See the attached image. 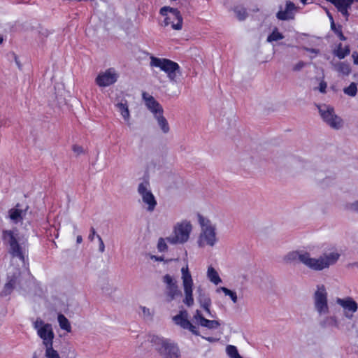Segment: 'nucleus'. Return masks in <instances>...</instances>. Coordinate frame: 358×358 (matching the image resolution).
I'll return each mask as SVG.
<instances>
[{
  "label": "nucleus",
  "instance_id": "obj_31",
  "mask_svg": "<svg viewBox=\"0 0 358 358\" xmlns=\"http://www.w3.org/2000/svg\"><path fill=\"white\" fill-rule=\"evenodd\" d=\"M350 54V49L348 47H343L342 44L340 43L336 50L334 51V55L339 59H343Z\"/></svg>",
  "mask_w": 358,
  "mask_h": 358
},
{
  "label": "nucleus",
  "instance_id": "obj_22",
  "mask_svg": "<svg viewBox=\"0 0 358 358\" xmlns=\"http://www.w3.org/2000/svg\"><path fill=\"white\" fill-rule=\"evenodd\" d=\"M20 273L17 270L16 272L13 273V275H8V282L5 284L4 287L1 292L2 296H7L10 294L13 289L15 287L16 285L19 283V278Z\"/></svg>",
  "mask_w": 358,
  "mask_h": 358
},
{
  "label": "nucleus",
  "instance_id": "obj_44",
  "mask_svg": "<svg viewBox=\"0 0 358 358\" xmlns=\"http://www.w3.org/2000/svg\"><path fill=\"white\" fill-rule=\"evenodd\" d=\"M328 15H329V19H330V20H331V29H332L333 30H334V31H335V32L336 33V31H338L339 29H336V27H335V24H334V20H333L332 16H331L329 13H328Z\"/></svg>",
  "mask_w": 358,
  "mask_h": 358
},
{
  "label": "nucleus",
  "instance_id": "obj_21",
  "mask_svg": "<svg viewBox=\"0 0 358 358\" xmlns=\"http://www.w3.org/2000/svg\"><path fill=\"white\" fill-rule=\"evenodd\" d=\"M197 300L200 306L204 309L209 317H213L212 315L210 307L211 306V300L210 297L206 294L202 288L199 286L196 288Z\"/></svg>",
  "mask_w": 358,
  "mask_h": 358
},
{
  "label": "nucleus",
  "instance_id": "obj_55",
  "mask_svg": "<svg viewBox=\"0 0 358 358\" xmlns=\"http://www.w3.org/2000/svg\"><path fill=\"white\" fill-rule=\"evenodd\" d=\"M357 266H358V264H357Z\"/></svg>",
  "mask_w": 358,
  "mask_h": 358
},
{
  "label": "nucleus",
  "instance_id": "obj_37",
  "mask_svg": "<svg viewBox=\"0 0 358 358\" xmlns=\"http://www.w3.org/2000/svg\"><path fill=\"white\" fill-rule=\"evenodd\" d=\"M327 87V84L326 82L324 81H321L320 83V85H319V87H318V90L320 92L322 93H325L326 92V89Z\"/></svg>",
  "mask_w": 358,
  "mask_h": 358
},
{
  "label": "nucleus",
  "instance_id": "obj_40",
  "mask_svg": "<svg viewBox=\"0 0 358 358\" xmlns=\"http://www.w3.org/2000/svg\"><path fill=\"white\" fill-rule=\"evenodd\" d=\"M96 231L94 227H91L88 238L90 241H93L95 236H96Z\"/></svg>",
  "mask_w": 358,
  "mask_h": 358
},
{
  "label": "nucleus",
  "instance_id": "obj_18",
  "mask_svg": "<svg viewBox=\"0 0 358 358\" xmlns=\"http://www.w3.org/2000/svg\"><path fill=\"white\" fill-rule=\"evenodd\" d=\"M142 96L146 107L153 114L154 117L161 113H164L162 106L152 95L143 92Z\"/></svg>",
  "mask_w": 358,
  "mask_h": 358
},
{
  "label": "nucleus",
  "instance_id": "obj_6",
  "mask_svg": "<svg viewBox=\"0 0 358 358\" xmlns=\"http://www.w3.org/2000/svg\"><path fill=\"white\" fill-rule=\"evenodd\" d=\"M151 343L164 358H180V350L174 343L158 336H153Z\"/></svg>",
  "mask_w": 358,
  "mask_h": 358
},
{
  "label": "nucleus",
  "instance_id": "obj_14",
  "mask_svg": "<svg viewBox=\"0 0 358 358\" xmlns=\"http://www.w3.org/2000/svg\"><path fill=\"white\" fill-rule=\"evenodd\" d=\"M162 282L165 285V294L168 301L174 300L181 294L177 280L173 276L166 274L162 278Z\"/></svg>",
  "mask_w": 358,
  "mask_h": 358
},
{
  "label": "nucleus",
  "instance_id": "obj_39",
  "mask_svg": "<svg viewBox=\"0 0 358 358\" xmlns=\"http://www.w3.org/2000/svg\"><path fill=\"white\" fill-rule=\"evenodd\" d=\"M349 208L351 210L358 213V201H355L349 204Z\"/></svg>",
  "mask_w": 358,
  "mask_h": 358
},
{
  "label": "nucleus",
  "instance_id": "obj_11",
  "mask_svg": "<svg viewBox=\"0 0 358 358\" xmlns=\"http://www.w3.org/2000/svg\"><path fill=\"white\" fill-rule=\"evenodd\" d=\"M317 107L321 117L329 127L335 129L343 127V120L335 114L333 107L326 104L317 105Z\"/></svg>",
  "mask_w": 358,
  "mask_h": 358
},
{
  "label": "nucleus",
  "instance_id": "obj_32",
  "mask_svg": "<svg viewBox=\"0 0 358 358\" xmlns=\"http://www.w3.org/2000/svg\"><path fill=\"white\" fill-rule=\"evenodd\" d=\"M226 352L230 358H243L239 355L237 348L234 345H227L226 348Z\"/></svg>",
  "mask_w": 358,
  "mask_h": 358
},
{
  "label": "nucleus",
  "instance_id": "obj_4",
  "mask_svg": "<svg viewBox=\"0 0 358 358\" xmlns=\"http://www.w3.org/2000/svg\"><path fill=\"white\" fill-rule=\"evenodd\" d=\"M312 299L314 310L318 316L322 317L329 314L330 306L328 292L324 285L318 284L316 285Z\"/></svg>",
  "mask_w": 358,
  "mask_h": 358
},
{
  "label": "nucleus",
  "instance_id": "obj_23",
  "mask_svg": "<svg viewBox=\"0 0 358 358\" xmlns=\"http://www.w3.org/2000/svg\"><path fill=\"white\" fill-rule=\"evenodd\" d=\"M325 317L320 321V324L323 328H336L341 329V325L337 316L334 315H324Z\"/></svg>",
  "mask_w": 358,
  "mask_h": 358
},
{
  "label": "nucleus",
  "instance_id": "obj_38",
  "mask_svg": "<svg viewBox=\"0 0 358 358\" xmlns=\"http://www.w3.org/2000/svg\"><path fill=\"white\" fill-rule=\"evenodd\" d=\"M96 238H98L99 242V250L101 252H103L105 250V245H104L103 241L99 235H96Z\"/></svg>",
  "mask_w": 358,
  "mask_h": 358
},
{
  "label": "nucleus",
  "instance_id": "obj_52",
  "mask_svg": "<svg viewBox=\"0 0 358 358\" xmlns=\"http://www.w3.org/2000/svg\"><path fill=\"white\" fill-rule=\"evenodd\" d=\"M73 229H74V232H76L77 231V229H78L77 225L76 224H73Z\"/></svg>",
  "mask_w": 358,
  "mask_h": 358
},
{
  "label": "nucleus",
  "instance_id": "obj_34",
  "mask_svg": "<svg viewBox=\"0 0 358 358\" xmlns=\"http://www.w3.org/2000/svg\"><path fill=\"white\" fill-rule=\"evenodd\" d=\"M167 239L159 238L157 242V250L160 252H164L168 250V245L166 244Z\"/></svg>",
  "mask_w": 358,
  "mask_h": 358
},
{
  "label": "nucleus",
  "instance_id": "obj_15",
  "mask_svg": "<svg viewBox=\"0 0 358 358\" xmlns=\"http://www.w3.org/2000/svg\"><path fill=\"white\" fill-rule=\"evenodd\" d=\"M174 323L184 329H188L193 334L199 336L198 328L188 320V313L186 310H180L173 317Z\"/></svg>",
  "mask_w": 358,
  "mask_h": 358
},
{
  "label": "nucleus",
  "instance_id": "obj_53",
  "mask_svg": "<svg viewBox=\"0 0 358 358\" xmlns=\"http://www.w3.org/2000/svg\"><path fill=\"white\" fill-rule=\"evenodd\" d=\"M301 1L303 4H306V3H307V0H301Z\"/></svg>",
  "mask_w": 358,
  "mask_h": 358
},
{
  "label": "nucleus",
  "instance_id": "obj_33",
  "mask_svg": "<svg viewBox=\"0 0 358 358\" xmlns=\"http://www.w3.org/2000/svg\"><path fill=\"white\" fill-rule=\"evenodd\" d=\"M343 92L350 96H355L357 92V85L352 83L348 87L343 89Z\"/></svg>",
  "mask_w": 358,
  "mask_h": 358
},
{
  "label": "nucleus",
  "instance_id": "obj_20",
  "mask_svg": "<svg viewBox=\"0 0 358 358\" xmlns=\"http://www.w3.org/2000/svg\"><path fill=\"white\" fill-rule=\"evenodd\" d=\"M26 214L27 209H22L20 204H17L8 210V218L13 224L22 223Z\"/></svg>",
  "mask_w": 358,
  "mask_h": 358
},
{
  "label": "nucleus",
  "instance_id": "obj_30",
  "mask_svg": "<svg viewBox=\"0 0 358 358\" xmlns=\"http://www.w3.org/2000/svg\"><path fill=\"white\" fill-rule=\"evenodd\" d=\"M217 292H222L225 296H229L234 303H236L238 301V296L236 292L232 291L227 287H220L217 289Z\"/></svg>",
  "mask_w": 358,
  "mask_h": 358
},
{
  "label": "nucleus",
  "instance_id": "obj_46",
  "mask_svg": "<svg viewBox=\"0 0 358 358\" xmlns=\"http://www.w3.org/2000/svg\"><path fill=\"white\" fill-rule=\"evenodd\" d=\"M305 50L307 51V52H309L310 53H314L315 55H317L318 52H319V50H317V49H314V48H305Z\"/></svg>",
  "mask_w": 358,
  "mask_h": 358
},
{
  "label": "nucleus",
  "instance_id": "obj_54",
  "mask_svg": "<svg viewBox=\"0 0 358 358\" xmlns=\"http://www.w3.org/2000/svg\"><path fill=\"white\" fill-rule=\"evenodd\" d=\"M3 41V38L2 36L0 35V44L2 43Z\"/></svg>",
  "mask_w": 358,
  "mask_h": 358
},
{
  "label": "nucleus",
  "instance_id": "obj_2",
  "mask_svg": "<svg viewBox=\"0 0 358 358\" xmlns=\"http://www.w3.org/2000/svg\"><path fill=\"white\" fill-rule=\"evenodd\" d=\"M198 222L201 227L197 240L198 245L200 248L214 247L218 241L216 225L208 218L200 215L198 216Z\"/></svg>",
  "mask_w": 358,
  "mask_h": 358
},
{
  "label": "nucleus",
  "instance_id": "obj_17",
  "mask_svg": "<svg viewBox=\"0 0 358 358\" xmlns=\"http://www.w3.org/2000/svg\"><path fill=\"white\" fill-rule=\"evenodd\" d=\"M296 10L297 8L294 3L290 1H287L284 8L282 6L280 7V10L277 13L276 17L280 20H292L294 17Z\"/></svg>",
  "mask_w": 358,
  "mask_h": 358
},
{
  "label": "nucleus",
  "instance_id": "obj_1",
  "mask_svg": "<svg viewBox=\"0 0 358 358\" xmlns=\"http://www.w3.org/2000/svg\"><path fill=\"white\" fill-rule=\"evenodd\" d=\"M341 251L334 245L324 248L322 252L313 257L310 252L305 250L292 251L284 257L286 263L299 261L308 269L313 271H322L335 265L341 257Z\"/></svg>",
  "mask_w": 358,
  "mask_h": 358
},
{
  "label": "nucleus",
  "instance_id": "obj_12",
  "mask_svg": "<svg viewBox=\"0 0 358 358\" xmlns=\"http://www.w3.org/2000/svg\"><path fill=\"white\" fill-rule=\"evenodd\" d=\"M118 78L117 71L114 68H109L98 74L95 83L100 87H106L115 83Z\"/></svg>",
  "mask_w": 358,
  "mask_h": 358
},
{
  "label": "nucleus",
  "instance_id": "obj_8",
  "mask_svg": "<svg viewBox=\"0 0 358 358\" xmlns=\"http://www.w3.org/2000/svg\"><path fill=\"white\" fill-rule=\"evenodd\" d=\"M181 280L182 284V288L184 291L185 297L183 299V303L190 307L194 304L193 297V287L194 280L191 272L189 269L188 264L185 265L181 268Z\"/></svg>",
  "mask_w": 358,
  "mask_h": 358
},
{
  "label": "nucleus",
  "instance_id": "obj_25",
  "mask_svg": "<svg viewBox=\"0 0 358 358\" xmlns=\"http://www.w3.org/2000/svg\"><path fill=\"white\" fill-rule=\"evenodd\" d=\"M164 113H161L155 116V119L157 121L158 127L160 129L163 134H167L170 131V126L166 118L164 116Z\"/></svg>",
  "mask_w": 358,
  "mask_h": 358
},
{
  "label": "nucleus",
  "instance_id": "obj_45",
  "mask_svg": "<svg viewBox=\"0 0 358 358\" xmlns=\"http://www.w3.org/2000/svg\"><path fill=\"white\" fill-rule=\"evenodd\" d=\"M252 159L250 157L248 158V160L247 162H244L243 159H241V165L244 167L247 166L248 164H252Z\"/></svg>",
  "mask_w": 358,
  "mask_h": 358
},
{
  "label": "nucleus",
  "instance_id": "obj_42",
  "mask_svg": "<svg viewBox=\"0 0 358 358\" xmlns=\"http://www.w3.org/2000/svg\"><path fill=\"white\" fill-rule=\"evenodd\" d=\"M12 57L13 58V59L15 60V62L16 64V65L17 66V67L21 69H22V64L17 57V56L15 54V53H12Z\"/></svg>",
  "mask_w": 358,
  "mask_h": 358
},
{
  "label": "nucleus",
  "instance_id": "obj_51",
  "mask_svg": "<svg viewBox=\"0 0 358 358\" xmlns=\"http://www.w3.org/2000/svg\"><path fill=\"white\" fill-rule=\"evenodd\" d=\"M352 56L354 57V63L358 64V55L355 56V54H353Z\"/></svg>",
  "mask_w": 358,
  "mask_h": 358
},
{
  "label": "nucleus",
  "instance_id": "obj_24",
  "mask_svg": "<svg viewBox=\"0 0 358 358\" xmlns=\"http://www.w3.org/2000/svg\"><path fill=\"white\" fill-rule=\"evenodd\" d=\"M331 2L336 6L338 11H340L343 16L347 17L348 16V9L350 7L354 0H331Z\"/></svg>",
  "mask_w": 358,
  "mask_h": 358
},
{
  "label": "nucleus",
  "instance_id": "obj_29",
  "mask_svg": "<svg viewBox=\"0 0 358 358\" xmlns=\"http://www.w3.org/2000/svg\"><path fill=\"white\" fill-rule=\"evenodd\" d=\"M284 36L280 33L277 27H275L272 32L268 36L266 41L268 43H273L282 40Z\"/></svg>",
  "mask_w": 358,
  "mask_h": 358
},
{
  "label": "nucleus",
  "instance_id": "obj_49",
  "mask_svg": "<svg viewBox=\"0 0 358 358\" xmlns=\"http://www.w3.org/2000/svg\"><path fill=\"white\" fill-rule=\"evenodd\" d=\"M202 338L208 341H210V342H214L216 341L215 338H213V337H204V336H202Z\"/></svg>",
  "mask_w": 358,
  "mask_h": 358
},
{
  "label": "nucleus",
  "instance_id": "obj_13",
  "mask_svg": "<svg viewBox=\"0 0 358 358\" xmlns=\"http://www.w3.org/2000/svg\"><path fill=\"white\" fill-rule=\"evenodd\" d=\"M336 303L342 308L344 317L348 320H351L358 310V303L350 296L337 297Z\"/></svg>",
  "mask_w": 358,
  "mask_h": 358
},
{
  "label": "nucleus",
  "instance_id": "obj_48",
  "mask_svg": "<svg viewBox=\"0 0 358 358\" xmlns=\"http://www.w3.org/2000/svg\"><path fill=\"white\" fill-rule=\"evenodd\" d=\"M151 259L158 262H162L164 259L162 257H157L155 255H152Z\"/></svg>",
  "mask_w": 358,
  "mask_h": 358
},
{
  "label": "nucleus",
  "instance_id": "obj_16",
  "mask_svg": "<svg viewBox=\"0 0 358 358\" xmlns=\"http://www.w3.org/2000/svg\"><path fill=\"white\" fill-rule=\"evenodd\" d=\"M113 103L125 123L130 125L131 114L127 100L123 97H117Z\"/></svg>",
  "mask_w": 358,
  "mask_h": 358
},
{
  "label": "nucleus",
  "instance_id": "obj_19",
  "mask_svg": "<svg viewBox=\"0 0 358 358\" xmlns=\"http://www.w3.org/2000/svg\"><path fill=\"white\" fill-rule=\"evenodd\" d=\"M194 320L199 325L206 327L208 329H217L220 324L217 320H210L206 319L201 314V311L196 310L194 316Z\"/></svg>",
  "mask_w": 358,
  "mask_h": 358
},
{
  "label": "nucleus",
  "instance_id": "obj_35",
  "mask_svg": "<svg viewBox=\"0 0 358 358\" xmlns=\"http://www.w3.org/2000/svg\"><path fill=\"white\" fill-rule=\"evenodd\" d=\"M234 12L239 20H243L247 17V12L244 8L236 7Z\"/></svg>",
  "mask_w": 358,
  "mask_h": 358
},
{
  "label": "nucleus",
  "instance_id": "obj_47",
  "mask_svg": "<svg viewBox=\"0 0 358 358\" xmlns=\"http://www.w3.org/2000/svg\"><path fill=\"white\" fill-rule=\"evenodd\" d=\"M336 34H338V36L341 40H342V41L345 40V36H343V34H342V31L340 29L338 31H336Z\"/></svg>",
  "mask_w": 358,
  "mask_h": 358
},
{
  "label": "nucleus",
  "instance_id": "obj_28",
  "mask_svg": "<svg viewBox=\"0 0 358 358\" xmlns=\"http://www.w3.org/2000/svg\"><path fill=\"white\" fill-rule=\"evenodd\" d=\"M57 321L60 328L67 332L71 331V326L69 320L62 314H59L57 316Z\"/></svg>",
  "mask_w": 358,
  "mask_h": 358
},
{
  "label": "nucleus",
  "instance_id": "obj_41",
  "mask_svg": "<svg viewBox=\"0 0 358 358\" xmlns=\"http://www.w3.org/2000/svg\"><path fill=\"white\" fill-rule=\"evenodd\" d=\"M305 66V63L303 62H298L293 67L294 71H299L301 70L303 66Z\"/></svg>",
  "mask_w": 358,
  "mask_h": 358
},
{
  "label": "nucleus",
  "instance_id": "obj_3",
  "mask_svg": "<svg viewBox=\"0 0 358 358\" xmlns=\"http://www.w3.org/2000/svg\"><path fill=\"white\" fill-rule=\"evenodd\" d=\"M17 236V231L3 230L2 231V239L3 243L9 247V253L13 257L18 258L22 264H25L27 249L24 243H19Z\"/></svg>",
  "mask_w": 358,
  "mask_h": 358
},
{
  "label": "nucleus",
  "instance_id": "obj_5",
  "mask_svg": "<svg viewBox=\"0 0 358 358\" xmlns=\"http://www.w3.org/2000/svg\"><path fill=\"white\" fill-rule=\"evenodd\" d=\"M192 225L189 221L182 220L177 222L171 236L166 238L167 242L172 245L184 244L189 239Z\"/></svg>",
  "mask_w": 358,
  "mask_h": 358
},
{
  "label": "nucleus",
  "instance_id": "obj_7",
  "mask_svg": "<svg viewBox=\"0 0 358 358\" xmlns=\"http://www.w3.org/2000/svg\"><path fill=\"white\" fill-rule=\"evenodd\" d=\"M150 66L160 69L165 72L171 81L176 82L178 76L181 75L180 67L178 63L165 58L150 57Z\"/></svg>",
  "mask_w": 358,
  "mask_h": 358
},
{
  "label": "nucleus",
  "instance_id": "obj_27",
  "mask_svg": "<svg viewBox=\"0 0 358 358\" xmlns=\"http://www.w3.org/2000/svg\"><path fill=\"white\" fill-rule=\"evenodd\" d=\"M208 279L215 285H218L222 282V280L217 271L211 266H208L207 271Z\"/></svg>",
  "mask_w": 358,
  "mask_h": 358
},
{
  "label": "nucleus",
  "instance_id": "obj_9",
  "mask_svg": "<svg viewBox=\"0 0 358 358\" xmlns=\"http://www.w3.org/2000/svg\"><path fill=\"white\" fill-rule=\"evenodd\" d=\"M138 194L142 199L145 208L148 212H153L157 205V201L152 194L148 180L141 182L137 188Z\"/></svg>",
  "mask_w": 358,
  "mask_h": 358
},
{
  "label": "nucleus",
  "instance_id": "obj_26",
  "mask_svg": "<svg viewBox=\"0 0 358 358\" xmlns=\"http://www.w3.org/2000/svg\"><path fill=\"white\" fill-rule=\"evenodd\" d=\"M334 68L339 73L344 76H348L351 71L350 64L345 62H339L334 64Z\"/></svg>",
  "mask_w": 358,
  "mask_h": 358
},
{
  "label": "nucleus",
  "instance_id": "obj_10",
  "mask_svg": "<svg viewBox=\"0 0 358 358\" xmlns=\"http://www.w3.org/2000/svg\"><path fill=\"white\" fill-rule=\"evenodd\" d=\"M159 13L164 17V26H171L173 30L177 31L182 29L183 19L178 9L164 6L161 8Z\"/></svg>",
  "mask_w": 358,
  "mask_h": 358
},
{
  "label": "nucleus",
  "instance_id": "obj_36",
  "mask_svg": "<svg viewBox=\"0 0 358 358\" xmlns=\"http://www.w3.org/2000/svg\"><path fill=\"white\" fill-rule=\"evenodd\" d=\"M141 309L145 317H150L152 316V313L150 312L149 308L144 306H141Z\"/></svg>",
  "mask_w": 358,
  "mask_h": 358
},
{
  "label": "nucleus",
  "instance_id": "obj_50",
  "mask_svg": "<svg viewBox=\"0 0 358 358\" xmlns=\"http://www.w3.org/2000/svg\"><path fill=\"white\" fill-rule=\"evenodd\" d=\"M82 241H83V238H82V236H80V235L77 236V238H76V242H77V243L80 244V243H82Z\"/></svg>",
  "mask_w": 358,
  "mask_h": 358
},
{
  "label": "nucleus",
  "instance_id": "obj_43",
  "mask_svg": "<svg viewBox=\"0 0 358 358\" xmlns=\"http://www.w3.org/2000/svg\"><path fill=\"white\" fill-rule=\"evenodd\" d=\"M73 150L77 154H81L83 152V149L81 146L79 145H73Z\"/></svg>",
  "mask_w": 358,
  "mask_h": 358
}]
</instances>
